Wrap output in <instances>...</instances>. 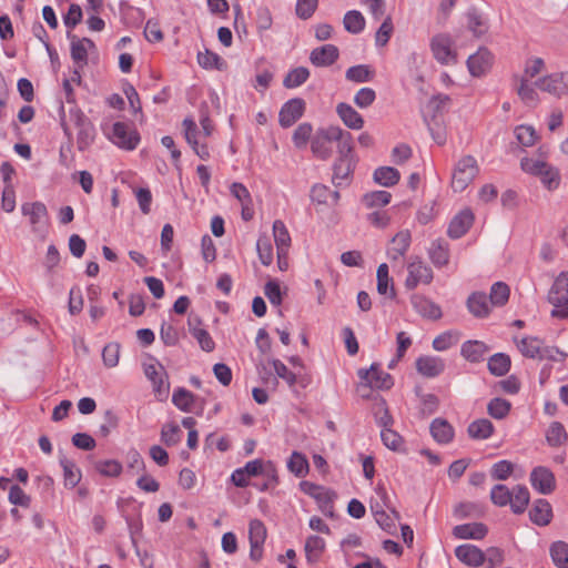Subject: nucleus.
Wrapping results in <instances>:
<instances>
[{"instance_id": "nucleus-61", "label": "nucleus", "mask_w": 568, "mask_h": 568, "mask_svg": "<svg viewBox=\"0 0 568 568\" xmlns=\"http://www.w3.org/2000/svg\"><path fill=\"white\" fill-rule=\"evenodd\" d=\"M381 438L383 444L392 450H400L403 446V437L392 428H384L381 430Z\"/></svg>"}, {"instance_id": "nucleus-22", "label": "nucleus", "mask_w": 568, "mask_h": 568, "mask_svg": "<svg viewBox=\"0 0 568 568\" xmlns=\"http://www.w3.org/2000/svg\"><path fill=\"white\" fill-rule=\"evenodd\" d=\"M469 313L477 318H485L490 314V304L484 292H473L466 302Z\"/></svg>"}, {"instance_id": "nucleus-49", "label": "nucleus", "mask_w": 568, "mask_h": 568, "mask_svg": "<svg viewBox=\"0 0 568 568\" xmlns=\"http://www.w3.org/2000/svg\"><path fill=\"white\" fill-rule=\"evenodd\" d=\"M346 79L356 83L368 82L374 77V71L366 64L353 65L346 70Z\"/></svg>"}, {"instance_id": "nucleus-16", "label": "nucleus", "mask_w": 568, "mask_h": 568, "mask_svg": "<svg viewBox=\"0 0 568 568\" xmlns=\"http://www.w3.org/2000/svg\"><path fill=\"white\" fill-rule=\"evenodd\" d=\"M410 303L414 310L425 318L436 321L443 315L440 306L424 295L413 294Z\"/></svg>"}, {"instance_id": "nucleus-53", "label": "nucleus", "mask_w": 568, "mask_h": 568, "mask_svg": "<svg viewBox=\"0 0 568 568\" xmlns=\"http://www.w3.org/2000/svg\"><path fill=\"white\" fill-rule=\"evenodd\" d=\"M392 194L387 191H373L363 195V203L368 207H383L390 202Z\"/></svg>"}, {"instance_id": "nucleus-15", "label": "nucleus", "mask_w": 568, "mask_h": 568, "mask_svg": "<svg viewBox=\"0 0 568 568\" xmlns=\"http://www.w3.org/2000/svg\"><path fill=\"white\" fill-rule=\"evenodd\" d=\"M493 64V54L487 48H479L478 51L467 59V67L473 77L486 74Z\"/></svg>"}, {"instance_id": "nucleus-36", "label": "nucleus", "mask_w": 568, "mask_h": 568, "mask_svg": "<svg viewBox=\"0 0 568 568\" xmlns=\"http://www.w3.org/2000/svg\"><path fill=\"white\" fill-rule=\"evenodd\" d=\"M546 442L550 447H560L568 440V434L560 422H551L546 434Z\"/></svg>"}, {"instance_id": "nucleus-56", "label": "nucleus", "mask_w": 568, "mask_h": 568, "mask_svg": "<svg viewBox=\"0 0 568 568\" xmlns=\"http://www.w3.org/2000/svg\"><path fill=\"white\" fill-rule=\"evenodd\" d=\"M490 500L498 507H505L511 501V489L504 484H497L491 488Z\"/></svg>"}, {"instance_id": "nucleus-5", "label": "nucleus", "mask_w": 568, "mask_h": 568, "mask_svg": "<svg viewBox=\"0 0 568 568\" xmlns=\"http://www.w3.org/2000/svg\"><path fill=\"white\" fill-rule=\"evenodd\" d=\"M77 132V146L79 151H85L91 146L95 139V128L91 120L80 110L71 112Z\"/></svg>"}, {"instance_id": "nucleus-10", "label": "nucleus", "mask_w": 568, "mask_h": 568, "mask_svg": "<svg viewBox=\"0 0 568 568\" xmlns=\"http://www.w3.org/2000/svg\"><path fill=\"white\" fill-rule=\"evenodd\" d=\"M335 132L336 126H328L326 129L318 130L313 136L311 140V150L316 158L327 160L331 156L332 149L329 143L337 139V133Z\"/></svg>"}, {"instance_id": "nucleus-33", "label": "nucleus", "mask_w": 568, "mask_h": 568, "mask_svg": "<svg viewBox=\"0 0 568 568\" xmlns=\"http://www.w3.org/2000/svg\"><path fill=\"white\" fill-rule=\"evenodd\" d=\"M565 73H554L544 77L535 82V85L545 92L559 97L562 92Z\"/></svg>"}, {"instance_id": "nucleus-13", "label": "nucleus", "mask_w": 568, "mask_h": 568, "mask_svg": "<svg viewBox=\"0 0 568 568\" xmlns=\"http://www.w3.org/2000/svg\"><path fill=\"white\" fill-rule=\"evenodd\" d=\"M300 488L303 493L314 498L321 509L324 510L333 507V501L336 497L333 490L306 480L300 483Z\"/></svg>"}, {"instance_id": "nucleus-3", "label": "nucleus", "mask_w": 568, "mask_h": 568, "mask_svg": "<svg viewBox=\"0 0 568 568\" xmlns=\"http://www.w3.org/2000/svg\"><path fill=\"white\" fill-rule=\"evenodd\" d=\"M358 377L362 381L361 387L364 389L387 390L394 385L392 375L382 371L377 363H373L368 369L361 368Z\"/></svg>"}, {"instance_id": "nucleus-18", "label": "nucleus", "mask_w": 568, "mask_h": 568, "mask_svg": "<svg viewBox=\"0 0 568 568\" xmlns=\"http://www.w3.org/2000/svg\"><path fill=\"white\" fill-rule=\"evenodd\" d=\"M455 556L469 567H479L486 561V555L478 547L470 544L456 547Z\"/></svg>"}, {"instance_id": "nucleus-31", "label": "nucleus", "mask_w": 568, "mask_h": 568, "mask_svg": "<svg viewBox=\"0 0 568 568\" xmlns=\"http://www.w3.org/2000/svg\"><path fill=\"white\" fill-rule=\"evenodd\" d=\"M59 462L63 469L64 486L70 489L74 488L81 480L80 469L73 460L65 456H61Z\"/></svg>"}, {"instance_id": "nucleus-41", "label": "nucleus", "mask_w": 568, "mask_h": 568, "mask_svg": "<svg viewBox=\"0 0 568 568\" xmlns=\"http://www.w3.org/2000/svg\"><path fill=\"white\" fill-rule=\"evenodd\" d=\"M510 357L505 353H496L488 359V369L495 376H504L510 369Z\"/></svg>"}, {"instance_id": "nucleus-24", "label": "nucleus", "mask_w": 568, "mask_h": 568, "mask_svg": "<svg viewBox=\"0 0 568 568\" xmlns=\"http://www.w3.org/2000/svg\"><path fill=\"white\" fill-rule=\"evenodd\" d=\"M530 520L538 526H547L552 518V508L548 500L539 498L535 500L529 510Z\"/></svg>"}, {"instance_id": "nucleus-30", "label": "nucleus", "mask_w": 568, "mask_h": 568, "mask_svg": "<svg viewBox=\"0 0 568 568\" xmlns=\"http://www.w3.org/2000/svg\"><path fill=\"white\" fill-rule=\"evenodd\" d=\"M495 427L487 418H479L471 422L467 427L468 436L473 439H487L494 434Z\"/></svg>"}, {"instance_id": "nucleus-6", "label": "nucleus", "mask_w": 568, "mask_h": 568, "mask_svg": "<svg viewBox=\"0 0 568 568\" xmlns=\"http://www.w3.org/2000/svg\"><path fill=\"white\" fill-rule=\"evenodd\" d=\"M407 273L404 285L408 291L415 290L420 283L428 285L434 278L433 270L419 257L408 263Z\"/></svg>"}, {"instance_id": "nucleus-50", "label": "nucleus", "mask_w": 568, "mask_h": 568, "mask_svg": "<svg viewBox=\"0 0 568 568\" xmlns=\"http://www.w3.org/2000/svg\"><path fill=\"white\" fill-rule=\"evenodd\" d=\"M344 28L353 34L362 32L365 28V19L357 10H351L344 16Z\"/></svg>"}, {"instance_id": "nucleus-64", "label": "nucleus", "mask_w": 568, "mask_h": 568, "mask_svg": "<svg viewBox=\"0 0 568 568\" xmlns=\"http://www.w3.org/2000/svg\"><path fill=\"white\" fill-rule=\"evenodd\" d=\"M513 464L504 459L493 465L490 476L496 480H506L513 474Z\"/></svg>"}, {"instance_id": "nucleus-57", "label": "nucleus", "mask_w": 568, "mask_h": 568, "mask_svg": "<svg viewBox=\"0 0 568 568\" xmlns=\"http://www.w3.org/2000/svg\"><path fill=\"white\" fill-rule=\"evenodd\" d=\"M515 135L523 146H531L538 139L535 129L531 125L520 124L515 128Z\"/></svg>"}, {"instance_id": "nucleus-23", "label": "nucleus", "mask_w": 568, "mask_h": 568, "mask_svg": "<svg viewBox=\"0 0 568 568\" xmlns=\"http://www.w3.org/2000/svg\"><path fill=\"white\" fill-rule=\"evenodd\" d=\"M488 528L483 523H469L457 525L453 528V535L458 539L480 540L486 537Z\"/></svg>"}, {"instance_id": "nucleus-25", "label": "nucleus", "mask_w": 568, "mask_h": 568, "mask_svg": "<svg viewBox=\"0 0 568 568\" xmlns=\"http://www.w3.org/2000/svg\"><path fill=\"white\" fill-rule=\"evenodd\" d=\"M336 112L347 128L352 130H361L363 128L364 119L352 105L341 102L336 106Z\"/></svg>"}, {"instance_id": "nucleus-42", "label": "nucleus", "mask_w": 568, "mask_h": 568, "mask_svg": "<svg viewBox=\"0 0 568 568\" xmlns=\"http://www.w3.org/2000/svg\"><path fill=\"white\" fill-rule=\"evenodd\" d=\"M467 27L475 37L485 34L488 30L487 22L483 14L475 8L467 12Z\"/></svg>"}, {"instance_id": "nucleus-44", "label": "nucleus", "mask_w": 568, "mask_h": 568, "mask_svg": "<svg viewBox=\"0 0 568 568\" xmlns=\"http://www.w3.org/2000/svg\"><path fill=\"white\" fill-rule=\"evenodd\" d=\"M510 290L504 282H496L490 287L488 300L493 306H504L509 300Z\"/></svg>"}, {"instance_id": "nucleus-48", "label": "nucleus", "mask_w": 568, "mask_h": 568, "mask_svg": "<svg viewBox=\"0 0 568 568\" xmlns=\"http://www.w3.org/2000/svg\"><path fill=\"white\" fill-rule=\"evenodd\" d=\"M511 404L509 400L495 397L487 405V413L495 419H504L510 412Z\"/></svg>"}, {"instance_id": "nucleus-2", "label": "nucleus", "mask_w": 568, "mask_h": 568, "mask_svg": "<svg viewBox=\"0 0 568 568\" xmlns=\"http://www.w3.org/2000/svg\"><path fill=\"white\" fill-rule=\"evenodd\" d=\"M548 302L554 306L552 317H568V272H560L548 292Z\"/></svg>"}, {"instance_id": "nucleus-9", "label": "nucleus", "mask_w": 568, "mask_h": 568, "mask_svg": "<svg viewBox=\"0 0 568 568\" xmlns=\"http://www.w3.org/2000/svg\"><path fill=\"white\" fill-rule=\"evenodd\" d=\"M144 374L148 379L151 381L153 386V392L158 399L163 400L168 398L170 383L168 381V373L163 365L160 363L155 364H144Z\"/></svg>"}, {"instance_id": "nucleus-19", "label": "nucleus", "mask_w": 568, "mask_h": 568, "mask_svg": "<svg viewBox=\"0 0 568 568\" xmlns=\"http://www.w3.org/2000/svg\"><path fill=\"white\" fill-rule=\"evenodd\" d=\"M339 51L334 44H324L311 51L310 61L315 67H329L336 62Z\"/></svg>"}, {"instance_id": "nucleus-28", "label": "nucleus", "mask_w": 568, "mask_h": 568, "mask_svg": "<svg viewBox=\"0 0 568 568\" xmlns=\"http://www.w3.org/2000/svg\"><path fill=\"white\" fill-rule=\"evenodd\" d=\"M488 352V346L481 341H466L463 343L460 353L470 363H479Z\"/></svg>"}, {"instance_id": "nucleus-32", "label": "nucleus", "mask_w": 568, "mask_h": 568, "mask_svg": "<svg viewBox=\"0 0 568 568\" xmlns=\"http://www.w3.org/2000/svg\"><path fill=\"white\" fill-rule=\"evenodd\" d=\"M529 499L528 488L523 485H516L511 489V501L508 505L514 514H523L529 504Z\"/></svg>"}, {"instance_id": "nucleus-1", "label": "nucleus", "mask_w": 568, "mask_h": 568, "mask_svg": "<svg viewBox=\"0 0 568 568\" xmlns=\"http://www.w3.org/2000/svg\"><path fill=\"white\" fill-rule=\"evenodd\" d=\"M520 168L524 172L539 178L548 191L557 190L560 184L559 170L541 159L523 158Z\"/></svg>"}, {"instance_id": "nucleus-58", "label": "nucleus", "mask_w": 568, "mask_h": 568, "mask_svg": "<svg viewBox=\"0 0 568 568\" xmlns=\"http://www.w3.org/2000/svg\"><path fill=\"white\" fill-rule=\"evenodd\" d=\"M266 527L260 519H253L248 525V540L250 544L264 545L266 539Z\"/></svg>"}, {"instance_id": "nucleus-59", "label": "nucleus", "mask_w": 568, "mask_h": 568, "mask_svg": "<svg viewBox=\"0 0 568 568\" xmlns=\"http://www.w3.org/2000/svg\"><path fill=\"white\" fill-rule=\"evenodd\" d=\"M313 128L310 123L304 122L301 123L293 133V143L297 149H303L306 146L308 140L311 139Z\"/></svg>"}, {"instance_id": "nucleus-55", "label": "nucleus", "mask_w": 568, "mask_h": 568, "mask_svg": "<svg viewBox=\"0 0 568 568\" xmlns=\"http://www.w3.org/2000/svg\"><path fill=\"white\" fill-rule=\"evenodd\" d=\"M181 440V429L175 423L163 425L161 429V442L168 447L175 446Z\"/></svg>"}, {"instance_id": "nucleus-63", "label": "nucleus", "mask_w": 568, "mask_h": 568, "mask_svg": "<svg viewBox=\"0 0 568 568\" xmlns=\"http://www.w3.org/2000/svg\"><path fill=\"white\" fill-rule=\"evenodd\" d=\"M120 357V344L109 343L102 351L103 363L106 367H114L119 363Z\"/></svg>"}, {"instance_id": "nucleus-4", "label": "nucleus", "mask_w": 568, "mask_h": 568, "mask_svg": "<svg viewBox=\"0 0 568 568\" xmlns=\"http://www.w3.org/2000/svg\"><path fill=\"white\" fill-rule=\"evenodd\" d=\"M477 161L471 155L463 156L453 173L452 187L455 192H463L478 174Z\"/></svg>"}, {"instance_id": "nucleus-62", "label": "nucleus", "mask_w": 568, "mask_h": 568, "mask_svg": "<svg viewBox=\"0 0 568 568\" xmlns=\"http://www.w3.org/2000/svg\"><path fill=\"white\" fill-rule=\"evenodd\" d=\"M99 473L106 477H118L122 473V464L115 459H106L97 464Z\"/></svg>"}, {"instance_id": "nucleus-54", "label": "nucleus", "mask_w": 568, "mask_h": 568, "mask_svg": "<svg viewBox=\"0 0 568 568\" xmlns=\"http://www.w3.org/2000/svg\"><path fill=\"white\" fill-rule=\"evenodd\" d=\"M287 468L295 476L304 477L308 471V462L303 454L293 452L287 462Z\"/></svg>"}, {"instance_id": "nucleus-12", "label": "nucleus", "mask_w": 568, "mask_h": 568, "mask_svg": "<svg viewBox=\"0 0 568 568\" xmlns=\"http://www.w3.org/2000/svg\"><path fill=\"white\" fill-rule=\"evenodd\" d=\"M305 111V101L301 98H294L283 104L278 114V122L282 128L292 126L300 120Z\"/></svg>"}, {"instance_id": "nucleus-20", "label": "nucleus", "mask_w": 568, "mask_h": 568, "mask_svg": "<svg viewBox=\"0 0 568 568\" xmlns=\"http://www.w3.org/2000/svg\"><path fill=\"white\" fill-rule=\"evenodd\" d=\"M416 369L420 375L434 378L444 372L445 362L436 356H420L416 359Z\"/></svg>"}, {"instance_id": "nucleus-29", "label": "nucleus", "mask_w": 568, "mask_h": 568, "mask_svg": "<svg viewBox=\"0 0 568 568\" xmlns=\"http://www.w3.org/2000/svg\"><path fill=\"white\" fill-rule=\"evenodd\" d=\"M196 323L197 325L201 324V320L199 317H195V318H192L190 317L189 318V329H190V333L191 335L197 341L200 347L204 351V352H212L215 347V343L214 341L212 339L211 335L209 334V332L202 327H199V326H194L193 323Z\"/></svg>"}, {"instance_id": "nucleus-21", "label": "nucleus", "mask_w": 568, "mask_h": 568, "mask_svg": "<svg viewBox=\"0 0 568 568\" xmlns=\"http://www.w3.org/2000/svg\"><path fill=\"white\" fill-rule=\"evenodd\" d=\"M356 166V159H338L333 165V183L336 186L348 184Z\"/></svg>"}, {"instance_id": "nucleus-51", "label": "nucleus", "mask_w": 568, "mask_h": 568, "mask_svg": "<svg viewBox=\"0 0 568 568\" xmlns=\"http://www.w3.org/2000/svg\"><path fill=\"white\" fill-rule=\"evenodd\" d=\"M273 234L274 241L276 244V251L288 250L291 246V236L285 226V224L281 220H276L273 223Z\"/></svg>"}, {"instance_id": "nucleus-52", "label": "nucleus", "mask_w": 568, "mask_h": 568, "mask_svg": "<svg viewBox=\"0 0 568 568\" xmlns=\"http://www.w3.org/2000/svg\"><path fill=\"white\" fill-rule=\"evenodd\" d=\"M197 62L204 69H216L221 71L226 67V62L219 54L210 50L199 52Z\"/></svg>"}, {"instance_id": "nucleus-27", "label": "nucleus", "mask_w": 568, "mask_h": 568, "mask_svg": "<svg viewBox=\"0 0 568 568\" xmlns=\"http://www.w3.org/2000/svg\"><path fill=\"white\" fill-rule=\"evenodd\" d=\"M428 256L436 267L446 266L449 263V245L446 241L438 239L430 244Z\"/></svg>"}, {"instance_id": "nucleus-37", "label": "nucleus", "mask_w": 568, "mask_h": 568, "mask_svg": "<svg viewBox=\"0 0 568 568\" xmlns=\"http://www.w3.org/2000/svg\"><path fill=\"white\" fill-rule=\"evenodd\" d=\"M377 292L381 295L387 294L389 292V297L394 298L396 296V291L394 287L393 278L389 276L388 265L386 263H382L377 267Z\"/></svg>"}, {"instance_id": "nucleus-14", "label": "nucleus", "mask_w": 568, "mask_h": 568, "mask_svg": "<svg viewBox=\"0 0 568 568\" xmlns=\"http://www.w3.org/2000/svg\"><path fill=\"white\" fill-rule=\"evenodd\" d=\"M68 38L71 40V58L74 62V64L82 69L84 65L88 64V50L94 49L95 44L94 42L89 38H82L79 39L77 36L72 34L71 32H68Z\"/></svg>"}, {"instance_id": "nucleus-46", "label": "nucleus", "mask_w": 568, "mask_h": 568, "mask_svg": "<svg viewBox=\"0 0 568 568\" xmlns=\"http://www.w3.org/2000/svg\"><path fill=\"white\" fill-rule=\"evenodd\" d=\"M310 78V71L305 67H297L292 69L284 78L283 85L287 89H293L302 85Z\"/></svg>"}, {"instance_id": "nucleus-8", "label": "nucleus", "mask_w": 568, "mask_h": 568, "mask_svg": "<svg viewBox=\"0 0 568 568\" xmlns=\"http://www.w3.org/2000/svg\"><path fill=\"white\" fill-rule=\"evenodd\" d=\"M110 140L120 149L132 151L140 143V134L124 122H115L112 128Z\"/></svg>"}, {"instance_id": "nucleus-11", "label": "nucleus", "mask_w": 568, "mask_h": 568, "mask_svg": "<svg viewBox=\"0 0 568 568\" xmlns=\"http://www.w3.org/2000/svg\"><path fill=\"white\" fill-rule=\"evenodd\" d=\"M530 484L538 493L548 495L556 488V478L549 468L537 466L530 473Z\"/></svg>"}, {"instance_id": "nucleus-26", "label": "nucleus", "mask_w": 568, "mask_h": 568, "mask_svg": "<svg viewBox=\"0 0 568 568\" xmlns=\"http://www.w3.org/2000/svg\"><path fill=\"white\" fill-rule=\"evenodd\" d=\"M433 438L438 444H448L454 439V428L444 418H435L429 427Z\"/></svg>"}, {"instance_id": "nucleus-17", "label": "nucleus", "mask_w": 568, "mask_h": 568, "mask_svg": "<svg viewBox=\"0 0 568 568\" xmlns=\"http://www.w3.org/2000/svg\"><path fill=\"white\" fill-rule=\"evenodd\" d=\"M474 222V214L470 210L466 209L456 214L450 221L447 235L450 239H459L467 233Z\"/></svg>"}, {"instance_id": "nucleus-47", "label": "nucleus", "mask_w": 568, "mask_h": 568, "mask_svg": "<svg viewBox=\"0 0 568 568\" xmlns=\"http://www.w3.org/2000/svg\"><path fill=\"white\" fill-rule=\"evenodd\" d=\"M550 556L558 568H568V544L561 540L555 541L550 546Z\"/></svg>"}, {"instance_id": "nucleus-45", "label": "nucleus", "mask_w": 568, "mask_h": 568, "mask_svg": "<svg viewBox=\"0 0 568 568\" xmlns=\"http://www.w3.org/2000/svg\"><path fill=\"white\" fill-rule=\"evenodd\" d=\"M325 548V541L322 537L312 535L306 539L305 554L306 559L310 562H315L320 559Z\"/></svg>"}, {"instance_id": "nucleus-35", "label": "nucleus", "mask_w": 568, "mask_h": 568, "mask_svg": "<svg viewBox=\"0 0 568 568\" xmlns=\"http://www.w3.org/2000/svg\"><path fill=\"white\" fill-rule=\"evenodd\" d=\"M336 136L333 142H337L338 159H355L353 153V136L348 131L336 126Z\"/></svg>"}, {"instance_id": "nucleus-40", "label": "nucleus", "mask_w": 568, "mask_h": 568, "mask_svg": "<svg viewBox=\"0 0 568 568\" xmlns=\"http://www.w3.org/2000/svg\"><path fill=\"white\" fill-rule=\"evenodd\" d=\"M196 396L190 390L179 387L173 392L172 403L182 412L190 413L193 410V404Z\"/></svg>"}, {"instance_id": "nucleus-38", "label": "nucleus", "mask_w": 568, "mask_h": 568, "mask_svg": "<svg viewBox=\"0 0 568 568\" xmlns=\"http://www.w3.org/2000/svg\"><path fill=\"white\" fill-rule=\"evenodd\" d=\"M412 236L408 230L398 232L393 239V247L388 251L393 260L404 256L410 245Z\"/></svg>"}, {"instance_id": "nucleus-7", "label": "nucleus", "mask_w": 568, "mask_h": 568, "mask_svg": "<svg viewBox=\"0 0 568 568\" xmlns=\"http://www.w3.org/2000/svg\"><path fill=\"white\" fill-rule=\"evenodd\" d=\"M454 42L448 34L439 33L432 38L430 49L437 62L444 65L455 64L457 53L453 49Z\"/></svg>"}, {"instance_id": "nucleus-43", "label": "nucleus", "mask_w": 568, "mask_h": 568, "mask_svg": "<svg viewBox=\"0 0 568 568\" xmlns=\"http://www.w3.org/2000/svg\"><path fill=\"white\" fill-rule=\"evenodd\" d=\"M517 346L525 357L539 358L542 341L538 337H524L517 343Z\"/></svg>"}, {"instance_id": "nucleus-39", "label": "nucleus", "mask_w": 568, "mask_h": 568, "mask_svg": "<svg viewBox=\"0 0 568 568\" xmlns=\"http://www.w3.org/2000/svg\"><path fill=\"white\" fill-rule=\"evenodd\" d=\"M374 181L385 187L394 186L400 179L399 171L392 166H379L374 171Z\"/></svg>"}, {"instance_id": "nucleus-60", "label": "nucleus", "mask_w": 568, "mask_h": 568, "mask_svg": "<svg viewBox=\"0 0 568 568\" xmlns=\"http://www.w3.org/2000/svg\"><path fill=\"white\" fill-rule=\"evenodd\" d=\"M256 250L261 263L268 266L273 261V247L268 237L261 236L256 242Z\"/></svg>"}, {"instance_id": "nucleus-34", "label": "nucleus", "mask_w": 568, "mask_h": 568, "mask_svg": "<svg viewBox=\"0 0 568 568\" xmlns=\"http://www.w3.org/2000/svg\"><path fill=\"white\" fill-rule=\"evenodd\" d=\"M22 214L29 216L33 230L48 216L47 206L42 202H27L21 206Z\"/></svg>"}]
</instances>
